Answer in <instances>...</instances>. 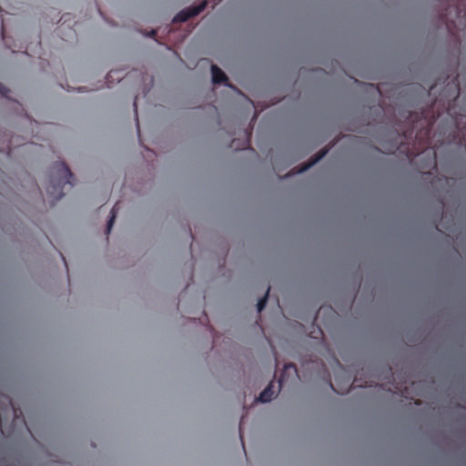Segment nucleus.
I'll return each instance as SVG.
<instances>
[{
  "instance_id": "obj_3",
  "label": "nucleus",
  "mask_w": 466,
  "mask_h": 466,
  "mask_svg": "<svg viewBox=\"0 0 466 466\" xmlns=\"http://www.w3.org/2000/svg\"><path fill=\"white\" fill-rule=\"evenodd\" d=\"M208 2L203 1L199 5L188 7L177 13L173 18V23L186 22L189 18L199 15L207 7Z\"/></svg>"
},
{
  "instance_id": "obj_16",
  "label": "nucleus",
  "mask_w": 466,
  "mask_h": 466,
  "mask_svg": "<svg viewBox=\"0 0 466 466\" xmlns=\"http://www.w3.org/2000/svg\"><path fill=\"white\" fill-rule=\"evenodd\" d=\"M250 136H251V131H248L247 132V139L244 141V145L243 147H248L249 146V138H250Z\"/></svg>"
},
{
  "instance_id": "obj_8",
  "label": "nucleus",
  "mask_w": 466,
  "mask_h": 466,
  "mask_svg": "<svg viewBox=\"0 0 466 466\" xmlns=\"http://www.w3.org/2000/svg\"><path fill=\"white\" fill-rule=\"evenodd\" d=\"M390 150L391 151V153L399 151L400 153L404 154L408 159H412L416 156V153L414 152L413 149L410 148L409 146H405L402 144L398 147H391Z\"/></svg>"
},
{
  "instance_id": "obj_25",
  "label": "nucleus",
  "mask_w": 466,
  "mask_h": 466,
  "mask_svg": "<svg viewBox=\"0 0 466 466\" xmlns=\"http://www.w3.org/2000/svg\"><path fill=\"white\" fill-rule=\"evenodd\" d=\"M62 258H63V260H64V262H65L66 267L67 268V264H66V258L62 257Z\"/></svg>"
},
{
  "instance_id": "obj_1",
  "label": "nucleus",
  "mask_w": 466,
  "mask_h": 466,
  "mask_svg": "<svg viewBox=\"0 0 466 466\" xmlns=\"http://www.w3.org/2000/svg\"><path fill=\"white\" fill-rule=\"evenodd\" d=\"M74 175L65 162H57L51 168L49 185L46 187L47 194L56 201L64 196V187L72 186Z\"/></svg>"
},
{
  "instance_id": "obj_14",
  "label": "nucleus",
  "mask_w": 466,
  "mask_h": 466,
  "mask_svg": "<svg viewBox=\"0 0 466 466\" xmlns=\"http://www.w3.org/2000/svg\"><path fill=\"white\" fill-rule=\"evenodd\" d=\"M452 11H454V13H455L454 17L458 18L461 15V10H460L459 6H457V5L452 6Z\"/></svg>"
},
{
  "instance_id": "obj_23",
  "label": "nucleus",
  "mask_w": 466,
  "mask_h": 466,
  "mask_svg": "<svg viewBox=\"0 0 466 466\" xmlns=\"http://www.w3.org/2000/svg\"><path fill=\"white\" fill-rule=\"evenodd\" d=\"M431 162H432V165L435 167L436 166V158H435V157L432 158Z\"/></svg>"
},
{
  "instance_id": "obj_13",
  "label": "nucleus",
  "mask_w": 466,
  "mask_h": 466,
  "mask_svg": "<svg viewBox=\"0 0 466 466\" xmlns=\"http://www.w3.org/2000/svg\"><path fill=\"white\" fill-rule=\"evenodd\" d=\"M8 93L9 89L0 83V95L3 96H7Z\"/></svg>"
},
{
  "instance_id": "obj_10",
  "label": "nucleus",
  "mask_w": 466,
  "mask_h": 466,
  "mask_svg": "<svg viewBox=\"0 0 466 466\" xmlns=\"http://www.w3.org/2000/svg\"><path fill=\"white\" fill-rule=\"evenodd\" d=\"M269 291H270V288L268 287L267 291H266L264 297L261 298L258 301L257 307H258V312H261L265 309V307L267 305V302H268V298Z\"/></svg>"
},
{
  "instance_id": "obj_18",
  "label": "nucleus",
  "mask_w": 466,
  "mask_h": 466,
  "mask_svg": "<svg viewBox=\"0 0 466 466\" xmlns=\"http://www.w3.org/2000/svg\"><path fill=\"white\" fill-rule=\"evenodd\" d=\"M459 93H460V87H459V86H456V91H455V95L453 96L454 99L458 97Z\"/></svg>"
},
{
  "instance_id": "obj_5",
  "label": "nucleus",
  "mask_w": 466,
  "mask_h": 466,
  "mask_svg": "<svg viewBox=\"0 0 466 466\" xmlns=\"http://www.w3.org/2000/svg\"><path fill=\"white\" fill-rule=\"evenodd\" d=\"M212 81L214 84H222L228 81L226 74L217 66H211Z\"/></svg>"
},
{
  "instance_id": "obj_19",
  "label": "nucleus",
  "mask_w": 466,
  "mask_h": 466,
  "mask_svg": "<svg viewBox=\"0 0 466 466\" xmlns=\"http://www.w3.org/2000/svg\"><path fill=\"white\" fill-rule=\"evenodd\" d=\"M156 35H157V31H156V30H154V29H153V30H151V31H150V34H149V35H150V36H152V37H153V36H155Z\"/></svg>"
},
{
  "instance_id": "obj_21",
  "label": "nucleus",
  "mask_w": 466,
  "mask_h": 466,
  "mask_svg": "<svg viewBox=\"0 0 466 466\" xmlns=\"http://www.w3.org/2000/svg\"><path fill=\"white\" fill-rule=\"evenodd\" d=\"M239 435H240V439H242V431H241V426L239 425ZM242 441V445L244 446V443H243V440H241Z\"/></svg>"
},
{
  "instance_id": "obj_22",
  "label": "nucleus",
  "mask_w": 466,
  "mask_h": 466,
  "mask_svg": "<svg viewBox=\"0 0 466 466\" xmlns=\"http://www.w3.org/2000/svg\"><path fill=\"white\" fill-rule=\"evenodd\" d=\"M115 73H116V72H115V71H113V70L109 71L107 77L111 76H112L113 74H115Z\"/></svg>"
},
{
  "instance_id": "obj_12",
  "label": "nucleus",
  "mask_w": 466,
  "mask_h": 466,
  "mask_svg": "<svg viewBox=\"0 0 466 466\" xmlns=\"http://www.w3.org/2000/svg\"><path fill=\"white\" fill-rule=\"evenodd\" d=\"M133 106H134V111H135V115H136L137 133H138V136H140V129H139V123H138V116H137V99H135Z\"/></svg>"
},
{
  "instance_id": "obj_24",
  "label": "nucleus",
  "mask_w": 466,
  "mask_h": 466,
  "mask_svg": "<svg viewBox=\"0 0 466 466\" xmlns=\"http://www.w3.org/2000/svg\"><path fill=\"white\" fill-rule=\"evenodd\" d=\"M349 383H350V381L348 380V381H347V384H349ZM350 387H351V385H348V387H347V389H346V391H347V392L349 391V390H350Z\"/></svg>"
},
{
  "instance_id": "obj_20",
  "label": "nucleus",
  "mask_w": 466,
  "mask_h": 466,
  "mask_svg": "<svg viewBox=\"0 0 466 466\" xmlns=\"http://www.w3.org/2000/svg\"><path fill=\"white\" fill-rule=\"evenodd\" d=\"M329 385H330L331 389H332L334 391H336V392H338V393H340V391H339L338 390H336V389L334 388V386H333V384H332L331 382L329 383ZM342 393H343V392H341V394H342Z\"/></svg>"
},
{
  "instance_id": "obj_15",
  "label": "nucleus",
  "mask_w": 466,
  "mask_h": 466,
  "mask_svg": "<svg viewBox=\"0 0 466 466\" xmlns=\"http://www.w3.org/2000/svg\"><path fill=\"white\" fill-rule=\"evenodd\" d=\"M412 135V131L410 133L404 132L402 135H399V137L402 140L403 138H410Z\"/></svg>"
},
{
  "instance_id": "obj_9",
  "label": "nucleus",
  "mask_w": 466,
  "mask_h": 466,
  "mask_svg": "<svg viewBox=\"0 0 466 466\" xmlns=\"http://www.w3.org/2000/svg\"><path fill=\"white\" fill-rule=\"evenodd\" d=\"M117 211H118V203H116L112 208V209H111L110 218L108 219L107 226H106V235H108L110 233L111 229H112V227H113V224L115 222Z\"/></svg>"
},
{
  "instance_id": "obj_26",
  "label": "nucleus",
  "mask_w": 466,
  "mask_h": 466,
  "mask_svg": "<svg viewBox=\"0 0 466 466\" xmlns=\"http://www.w3.org/2000/svg\"><path fill=\"white\" fill-rule=\"evenodd\" d=\"M354 383H357V379L354 380V381L351 383V385Z\"/></svg>"
},
{
  "instance_id": "obj_7",
  "label": "nucleus",
  "mask_w": 466,
  "mask_h": 466,
  "mask_svg": "<svg viewBox=\"0 0 466 466\" xmlns=\"http://www.w3.org/2000/svg\"><path fill=\"white\" fill-rule=\"evenodd\" d=\"M327 153H328V149L327 148L321 149L319 153H317L314 156V157L309 163H307L303 167H301L298 170V173H301V172L306 171L308 168H309L310 167L315 165L317 162H319L321 158H323L326 156Z\"/></svg>"
},
{
  "instance_id": "obj_17",
  "label": "nucleus",
  "mask_w": 466,
  "mask_h": 466,
  "mask_svg": "<svg viewBox=\"0 0 466 466\" xmlns=\"http://www.w3.org/2000/svg\"><path fill=\"white\" fill-rule=\"evenodd\" d=\"M2 38L5 41V43L7 45L6 37H5V26H4L3 24H2Z\"/></svg>"
},
{
  "instance_id": "obj_2",
  "label": "nucleus",
  "mask_w": 466,
  "mask_h": 466,
  "mask_svg": "<svg viewBox=\"0 0 466 466\" xmlns=\"http://www.w3.org/2000/svg\"><path fill=\"white\" fill-rule=\"evenodd\" d=\"M430 112H423V117L425 118V127L423 130L418 132L415 136V139L419 142L421 147H428L430 144V136L432 129L433 123L436 119L434 115L429 116Z\"/></svg>"
},
{
  "instance_id": "obj_6",
  "label": "nucleus",
  "mask_w": 466,
  "mask_h": 466,
  "mask_svg": "<svg viewBox=\"0 0 466 466\" xmlns=\"http://www.w3.org/2000/svg\"><path fill=\"white\" fill-rule=\"evenodd\" d=\"M275 396V391L273 390V383L270 382L267 388L259 394L258 400L263 403L270 401Z\"/></svg>"
},
{
  "instance_id": "obj_11",
  "label": "nucleus",
  "mask_w": 466,
  "mask_h": 466,
  "mask_svg": "<svg viewBox=\"0 0 466 466\" xmlns=\"http://www.w3.org/2000/svg\"><path fill=\"white\" fill-rule=\"evenodd\" d=\"M448 9L445 10V13H442L441 15V19L443 20V23L446 24V26L449 30H451L452 25L454 24L453 19H449L448 17Z\"/></svg>"
},
{
  "instance_id": "obj_4",
  "label": "nucleus",
  "mask_w": 466,
  "mask_h": 466,
  "mask_svg": "<svg viewBox=\"0 0 466 466\" xmlns=\"http://www.w3.org/2000/svg\"><path fill=\"white\" fill-rule=\"evenodd\" d=\"M298 376V369L296 365L293 363L286 364L279 380V389H281L284 384L288 382L289 377L297 378Z\"/></svg>"
}]
</instances>
